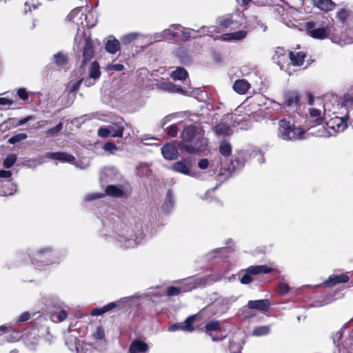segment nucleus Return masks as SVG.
Here are the masks:
<instances>
[{"mask_svg":"<svg viewBox=\"0 0 353 353\" xmlns=\"http://www.w3.org/2000/svg\"><path fill=\"white\" fill-rule=\"evenodd\" d=\"M101 234L107 242L123 249L137 247L143 239V232L139 225H128L118 216L107 219Z\"/></svg>","mask_w":353,"mask_h":353,"instance_id":"1","label":"nucleus"},{"mask_svg":"<svg viewBox=\"0 0 353 353\" xmlns=\"http://www.w3.org/2000/svg\"><path fill=\"white\" fill-rule=\"evenodd\" d=\"M181 138L178 147L181 151L189 154L203 151L208 145V141L205 137V131L199 125L185 126L181 132Z\"/></svg>","mask_w":353,"mask_h":353,"instance_id":"2","label":"nucleus"},{"mask_svg":"<svg viewBox=\"0 0 353 353\" xmlns=\"http://www.w3.org/2000/svg\"><path fill=\"white\" fill-rule=\"evenodd\" d=\"M305 131L294 123L291 124L290 120L283 118L279 121L277 137L284 141H293L301 139Z\"/></svg>","mask_w":353,"mask_h":353,"instance_id":"3","label":"nucleus"},{"mask_svg":"<svg viewBox=\"0 0 353 353\" xmlns=\"http://www.w3.org/2000/svg\"><path fill=\"white\" fill-rule=\"evenodd\" d=\"M101 72L99 63L97 61H93L89 66V77L86 79H81L77 82L74 83L70 88L72 92L77 91L79 88V85L83 83L86 87H90L93 85L96 80L100 77Z\"/></svg>","mask_w":353,"mask_h":353,"instance_id":"4","label":"nucleus"},{"mask_svg":"<svg viewBox=\"0 0 353 353\" xmlns=\"http://www.w3.org/2000/svg\"><path fill=\"white\" fill-rule=\"evenodd\" d=\"M250 158V154L246 150H239L232 157L227 170L230 174L240 172L245 166V162Z\"/></svg>","mask_w":353,"mask_h":353,"instance_id":"5","label":"nucleus"},{"mask_svg":"<svg viewBox=\"0 0 353 353\" xmlns=\"http://www.w3.org/2000/svg\"><path fill=\"white\" fill-rule=\"evenodd\" d=\"M37 255L41 259L45 260L48 264L59 263L64 256L61 250L51 247H45L38 250Z\"/></svg>","mask_w":353,"mask_h":353,"instance_id":"6","label":"nucleus"},{"mask_svg":"<svg viewBox=\"0 0 353 353\" xmlns=\"http://www.w3.org/2000/svg\"><path fill=\"white\" fill-rule=\"evenodd\" d=\"M272 268L265 265H252L245 269V274L240 279L242 284L250 283L253 279V275H256L261 273L268 274L272 272Z\"/></svg>","mask_w":353,"mask_h":353,"instance_id":"7","label":"nucleus"},{"mask_svg":"<svg viewBox=\"0 0 353 353\" xmlns=\"http://www.w3.org/2000/svg\"><path fill=\"white\" fill-rule=\"evenodd\" d=\"M299 94L296 91H287L283 94V105L300 114L301 103Z\"/></svg>","mask_w":353,"mask_h":353,"instance_id":"8","label":"nucleus"},{"mask_svg":"<svg viewBox=\"0 0 353 353\" xmlns=\"http://www.w3.org/2000/svg\"><path fill=\"white\" fill-rule=\"evenodd\" d=\"M192 166V160L188 158H183L181 161L174 163L172 168V170L176 172L190 176L197 177L199 174L195 172L191 171Z\"/></svg>","mask_w":353,"mask_h":353,"instance_id":"9","label":"nucleus"},{"mask_svg":"<svg viewBox=\"0 0 353 353\" xmlns=\"http://www.w3.org/2000/svg\"><path fill=\"white\" fill-rule=\"evenodd\" d=\"M94 42L90 38H85L84 40V46L83 50V61L81 66L84 65L87 61L91 60L94 54Z\"/></svg>","mask_w":353,"mask_h":353,"instance_id":"10","label":"nucleus"},{"mask_svg":"<svg viewBox=\"0 0 353 353\" xmlns=\"http://www.w3.org/2000/svg\"><path fill=\"white\" fill-rule=\"evenodd\" d=\"M183 283L184 285L181 287L170 286L168 288L166 295L170 297L177 296L181 293L190 291L195 287V285L192 283L185 281Z\"/></svg>","mask_w":353,"mask_h":353,"instance_id":"11","label":"nucleus"},{"mask_svg":"<svg viewBox=\"0 0 353 353\" xmlns=\"http://www.w3.org/2000/svg\"><path fill=\"white\" fill-rule=\"evenodd\" d=\"M46 157L50 159L58 160L62 163H74L75 160L73 155L63 152H48Z\"/></svg>","mask_w":353,"mask_h":353,"instance_id":"12","label":"nucleus"},{"mask_svg":"<svg viewBox=\"0 0 353 353\" xmlns=\"http://www.w3.org/2000/svg\"><path fill=\"white\" fill-rule=\"evenodd\" d=\"M307 33L314 39H323L326 37V31L324 28H315L313 22H307L305 26Z\"/></svg>","mask_w":353,"mask_h":353,"instance_id":"13","label":"nucleus"},{"mask_svg":"<svg viewBox=\"0 0 353 353\" xmlns=\"http://www.w3.org/2000/svg\"><path fill=\"white\" fill-rule=\"evenodd\" d=\"M327 125L336 132H343L347 127V122L345 117H335L329 121Z\"/></svg>","mask_w":353,"mask_h":353,"instance_id":"14","label":"nucleus"},{"mask_svg":"<svg viewBox=\"0 0 353 353\" xmlns=\"http://www.w3.org/2000/svg\"><path fill=\"white\" fill-rule=\"evenodd\" d=\"M161 154L167 160H174L178 157V149L176 146L172 143H166L161 148Z\"/></svg>","mask_w":353,"mask_h":353,"instance_id":"15","label":"nucleus"},{"mask_svg":"<svg viewBox=\"0 0 353 353\" xmlns=\"http://www.w3.org/2000/svg\"><path fill=\"white\" fill-rule=\"evenodd\" d=\"M157 88H159L163 91H165V92H171V93H183L184 92L183 88L181 86L176 85L170 81H161L157 84Z\"/></svg>","mask_w":353,"mask_h":353,"instance_id":"16","label":"nucleus"},{"mask_svg":"<svg viewBox=\"0 0 353 353\" xmlns=\"http://www.w3.org/2000/svg\"><path fill=\"white\" fill-rule=\"evenodd\" d=\"M250 309H256L262 312H266L270 309V303L268 299L249 301L247 305Z\"/></svg>","mask_w":353,"mask_h":353,"instance_id":"17","label":"nucleus"},{"mask_svg":"<svg viewBox=\"0 0 353 353\" xmlns=\"http://www.w3.org/2000/svg\"><path fill=\"white\" fill-rule=\"evenodd\" d=\"M204 330L212 338L213 341H218L220 340L219 337L214 336L212 334V332L214 331H221L220 321L213 320L207 323L204 327Z\"/></svg>","mask_w":353,"mask_h":353,"instance_id":"18","label":"nucleus"},{"mask_svg":"<svg viewBox=\"0 0 353 353\" xmlns=\"http://www.w3.org/2000/svg\"><path fill=\"white\" fill-rule=\"evenodd\" d=\"M148 350V345L139 339L134 340L129 347L130 353H145Z\"/></svg>","mask_w":353,"mask_h":353,"instance_id":"19","label":"nucleus"},{"mask_svg":"<svg viewBox=\"0 0 353 353\" xmlns=\"http://www.w3.org/2000/svg\"><path fill=\"white\" fill-rule=\"evenodd\" d=\"M232 88L236 93L244 94L250 88V84L245 79H237L233 83Z\"/></svg>","mask_w":353,"mask_h":353,"instance_id":"20","label":"nucleus"},{"mask_svg":"<svg viewBox=\"0 0 353 353\" xmlns=\"http://www.w3.org/2000/svg\"><path fill=\"white\" fill-rule=\"evenodd\" d=\"M174 207V194L171 190H168L163 203L162 205L163 211L168 214L170 213Z\"/></svg>","mask_w":353,"mask_h":353,"instance_id":"21","label":"nucleus"},{"mask_svg":"<svg viewBox=\"0 0 353 353\" xmlns=\"http://www.w3.org/2000/svg\"><path fill=\"white\" fill-rule=\"evenodd\" d=\"M105 50L110 54H115L120 50V42L114 37L110 36L105 42Z\"/></svg>","mask_w":353,"mask_h":353,"instance_id":"22","label":"nucleus"},{"mask_svg":"<svg viewBox=\"0 0 353 353\" xmlns=\"http://www.w3.org/2000/svg\"><path fill=\"white\" fill-rule=\"evenodd\" d=\"M314 5L319 9L329 12L336 7V3L332 0H313Z\"/></svg>","mask_w":353,"mask_h":353,"instance_id":"23","label":"nucleus"},{"mask_svg":"<svg viewBox=\"0 0 353 353\" xmlns=\"http://www.w3.org/2000/svg\"><path fill=\"white\" fill-rule=\"evenodd\" d=\"M289 58L293 65L301 66L305 61V54L303 52H290Z\"/></svg>","mask_w":353,"mask_h":353,"instance_id":"24","label":"nucleus"},{"mask_svg":"<svg viewBox=\"0 0 353 353\" xmlns=\"http://www.w3.org/2000/svg\"><path fill=\"white\" fill-rule=\"evenodd\" d=\"M350 278L347 274L330 276L327 281L324 283L325 286L334 285L336 283H346Z\"/></svg>","mask_w":353,"mask_h":353,"instance_id":"25","label":"nucleus"},{"mask_svg":"<svg viewBox=\"0 0 353 353\" xmlns=\"http://www.w3.org/2000/svg\"><path fill=\"white\" fill-rule=\"evenodd\" d=\"M105 194L113 197H121L124 194L122 186L109 185L105 188Z\"/></svg>","mask_w":353,"mask_h":353,"instance_id":"26","label":"nucleus"},{"mask_svg":"<svg viewBox=\"0 0 353 353\" xmlns=\"http://www.w3.org/2000/svg\"><path fill=\"white\" fill-rule=\"evenodd\" d=\"M213 130L216 135L228 136L232 134L231 128L225 123H221L215 125Z\"/></svg>","mask_w":353,"mask_h":353,"instance_id":"27","label":"nucleus"},{"mask_svg":"<svg viewBox=\"0 0 353 353\" xmlns=\"http://www.w3.org/2000/svg\"><path fill=\"white\" fill-rule=\"evenodd\" d=\"M352 12L347 8L339 9L336 14V19L343 24L347 23L350 19Z\"/></svg>","mask_w":353,"mask_h":353,"instance_id":"28","label":"nucleus"},{"mask_svg":"<svg viewBox=\"0 0 353 353\" xmlns=\"http://www.w3.org/2000/svg\"><path fill=\"white\" fill-rule=\"evenodd\" d=\"M134 297H135V296H126V297L122 298L121 300H119L118 301L109 303L108 304L102 307L103 313L105 314L106 312H108L112 310L113 309L119 306V305L121 303H126L127 301H128L130 300H132V299H134Z\"/></svg>","mask_w":353,"mask_h":353,"instance_id":"29","label":"nucleus"},{"mask_svg":"<svg viewBox=\"0 0 353 353\" xmlns=\"http://www.w3.org/2000/svg\"><path fill=\"white\" fill-rule=\"evenodd\" d=\"M110 134L112 137H121L123 134L124 127L117 123H113L108 126Z\"/></svg>","mask_w":353,"mask_h":353,"instance_id":"30","label":"nucleus"},{"mask_svg":"<svg viewBox=\"0 0 353 353\" xmlns=\"http://www.w3.org/2000/svg\"><path fill=\"white\" fill-rule=\"evenodd\" d=\"M339 104L332 103L331 101H326L323 104V117H330L332 114L336 112Z\"/></svg>","mask_w":353,"mask_h":353,"instance_id":"31","label":"nucleus"},{"mask_svg":"<svg viewBox=\"0 0 353 353\" xmlns=\"http://www.w3.org/2000/svg\"><path fill=\"white\" fill-rule=\"evenodd\" d=\"M310 117L313 119V121L319 124L323 119L321 110L317 108L309 109Z\"/></svg>","mask_w":353,"mask_h":353,"instance_id":"32","label":"nucleus"},{"mask_svg":"<svg viewBox=\"0 0 353 353\" xmlns=\"http://www.w3.org/2000/svg\"><path fill=\"white\" fill-rule=\"evenodd\" d=\"M270 332V325H261L254 328L252 335L255 336H262L268 335Z\"/></svg>","mask_w":353,"mask_h":353,"instance_id":"33","label":"nucleus"},{"mask_svg":"<svg viewBox=\"0 0 353 353\" xmlns=\"http://www.w3.org/2000/svg\"><path fill=\"white\" fill-rule=\"evenodd\" d=\"M138 37H141V33L139 32H130L126 34L121 37V41L124 45L130 44L131 42L134 41Z\"/></svg>","mask_w":353,"mask_h":353,"instance_id":"34","label":"nucleus"},{"mask_svg":"<svg viewBox=\"0 0 353 353\" xmlns=\"http://www.w3.org/2000/svg\"><path fill=\"white\" fill-rule=\"evenodd\" d=\"M187 77L188 72L183 68H177L171 74V77L174 80H183Z\"/></svg>","mask_w":353,"mask_h":353,"instance_id":"35","label":"nucleus"},{"mask_svg":"<svg viewBox=\"0 0 353 353\" xmlns=\"http://www.w3.org/2000/svg\"><path fill=\"white\" fill-rule=\"evenodd\" d=\"M219 150V152L222 155L228 157L231 154L232 146L229 142H228L226 140H223L221 142Z\"/></svg>","mask_w":353,"mask_h":353,"instance_id":"36","label":"nucleus"},{"mask_svg":"<svg viewBox=\"0 0 353 353\" xmlns=\"http://www.w3.org/2000/svg\"><path fill=\"white\" fill-rule=\"evenodd\" d=\"M197 316L198 314L190 316L188 317L183 324V330L190 332L194 331V328L192 324Z\"/></svg>","mask_w":353,"mask_h":353,"instance_id":"37","label":"nucleus"},{"mask_svg":"<svg viewBox=\"0 0 353 353\" xmlns=\"http://www.w3.org/2000/svg\"><path fill=\"white\" fill-rule=\"evenodd\" d=\"M53 58L56 64L59 66H63L68 62V57L62 52H58L54 54Z\"/></svg>","mask_w":353,"mask_h":353,"instance_id":"38","label":"nucleus"},{"mask_svg":"<svg viewBox=\"0 0 353 353\" xmlns=\"http://www.w3.org/2000/svg\"><path fill=\"white\" fill-rule=\"evenodd\" d=\"M46 305L50 307H53L59 310L64 307V303L57 297L50 298L47 301Z\"/></svg>","mask_w":353,"mask_h":353,"instance_id":"39","label":"nucleus"},{"mask_svg":"<svg viewBox=\"0 0 353 353\" xmlns=\"http://www.w3.org/2000/svg\"><path fill=\"white\" fill-rule=\"evenodd\" d=\"M17 159V156L14 154L8 155L3 162V165L6 168H10L15 163Z\"/></svg>","mask_w":353,"mask_h":353,"instance_id":"40","label":"nucleus"},{"mask_svg":"<svg viewBox=\"0 0 353 353\" xmlns=\"http://www.w3.org/2000/svg\"><path fill=\"white\" fill-rule=\"evenodd\" d=\"M182 26L180 24H172L170 26V28L165 29L163 31L164 34L171 35L173 38H175L177 36V33L175 32L176 30H181Z\"/></svg>","mask_w":353,"mask_h":353,"instance_id":"41","label":"nucleus"},{"mask_svg":"<svg viewBox=\"0 0 353 353\" xmlns=\"http://www.w3.org/2000/svg\"><path fill=\"white\" fill-rule=\"evenodd\" d=\"M28 137L27 134L26 133H19L14 134L8 140V142L10 144H16L19 143L21 141L26 139Z\"/></svg>","mask_w":353,"mask_h":353,"instance_id":"42","label":"nucleus"},{"mask_svg":"<svg viewBox=\"0 0 353 353\" xmlns=\"http://www.w3.org/2000/svg\"><path fill=\"white\" fill-rule=\"evenodd\" d=\"M63 123H59L55 127L50 128L46 131V136L48 137H56L58 133L63 129Z\"/></svg>","mask_w":353,"mask_h":353,"instance_id":"43","label":"nucleus"},{"mask_svg":"<svg viewBox=\"0 0 353 353\" xmlns=\"http://www.w3.org/2000/svg\"><path fill=\"white\" fill-rule=\"evenodd\" d=\"M60 310L59 312H54L52 313V316L53 317H55L58 321L62 322L65 321L68 317V312L65 310L62 307L61 309H59Z\"/></svg>","mask_w":353,"mask_h":353,"instance_id":"44","label":"nucleus"},{"mask_svg":"<svg viewBox=\"0 0 353 353\" xmlns=\"http://www.w3.org/2000/svg\"><path fill=\"white\" fill-rule=\"evenodd\" d=\"M247 32L245 30H239L234 32H231L232 41H240L245 38Z\"/></svg>","mask_w":353,"mask_h":353,"instance_id":"45","label":"nucleus"},{"mask_svg":"<svg viewBox=\"0 0 353 353\" xmlns=\"http://www.w3.org/2000/svg\"><path fill=\"white\" fill-rule=\"evenodd\" d=\"M139 139L143 144L148 145H153V142L156 140L154 137H152L149 134H143L140 137Z\"/></svg>","mask_w":353,"mask_h":353,"instance_id":"46","label":"nucleus"},{"mask_svg":"<svg viewBox=\"0 0 353 353\" xmlns=\"http://www.w3.org/2000/svg\"><path fill=\"white\" fill-rule=\"evenodd\" d=\"M11 185H12V187L10 188H9L8 190H5L4 187L2 186V188H0V196H6L8 195L14 194L16 192L17 189L13 184H12Z\"/></svg>","mask_w":353,"mask_h":353,"instance_id":"47","label":"nucleus"},{"mask_svg":"<svg viewBox=\"0 0 353 353\" xmlns=\"http://www.w3.org/2000/svg\"><path fill=\"white\" fill-rule=\"evenodd\" d=\"M218 23L221 27L228 28L233 23V21L230 17H222L218 19Z\"/></svg>","mask_w":353,"mask_h":353,"instance_id":"48","label":"nucleus"},{"mask_svg":"<svg viewBox=\"0 0 353 353\" xmlns=\"http://www.w3.org/2000/svg\"><path fill=\"white\" fill-rule=\"evenodd\" d=\"M165 131L171 137H176L178 133V128L176 124H172L165 129Z\"/></svg>","mask_w":353,"mask_h":353,"instance_id":"49","label":"nucleus"},{"mask_svg":"<svg viewBox=\"0 0 353 353\" xmlns=\"http://www.w3.org/2000/svg\"><path fill=\"white\" fill-rule=\"evenodd\" d=\"M198 166L201 170H206L209 167L212 168V164L210 165L208 159H201L198 162Z\"/></svg>","mask_w":353,"mask_h":353,"instance_id":"50","label":"nucleus"},{"mask_svg":"<svg viewBox=\"0 0 353 353\" xmlns=\"http://www.w3.org/2000/svg\"><path fill=\"white\" fill-rule=\"evenodd\" d=\"M17 95L21 100L23 101H26L29 97L28 92L24 88L18 89Z\"/></svg>","mask_w":353,"mask_h":353,"instance_id":"51","label":"nucleus"},{"mask_svg":"<svg viewBox=\"0 0 353 353\" xmlns=\"http://www.w3.org/2000/svg\"><path fill=\"white\" fill-rule=\"evenodd\" d=\"M81 9L75 8L71 11V12L68 15V18L70 21H72L74 23H79V21L75 19L76 17L80 14Z\"/></svg>","mask_w":353,"mask_h":353,"instance_id":"52","label":"nucleus"},{"mask_svg":"<svg viewBox=\"0 0 353 353\" xmlns=\"http://www.w3.org/2000/svg\"><path fill=\"white\" fill-rule=\"evenodd\" d=\"M104 196L103 193H92L87 194L85 196V200L87 201H90L94 199H100Z\"/></svg>","mask_w":353,"mask_h":353,"instance_id":"53","label":"nucleus"},{"mask_svg":"<svg viewBox=\"0 0 353 353\" xmlns=\"http://www.w3.org/2000/svg\"><path fill=\"white\" fill-rule=\"evenodd\" d=\"M278 290L280 294H285L288 292L290 288L285 283H280L278 286Z\"/></svg>","mask_w":353,"mask_h":353,"instance_id":"54","label":"nucleus"},{"mask_svg":"<svg viewBox=\"0 0 353 353\" xmlns=\"http://www.w3.org/2000/svg\"><path fill=\"white\" fill-rule=\"evenodd\" d=\"M98 135L103 138H106L110 136L108 126L100 128L98 130Z\"/></svg>","mask_w":353,"mask_h":353,"instance_id":"55","label":"nucleus"},{"mask_svg":"<svg viewBox=\"0 0 353 353\" xmlns=\"http://www.w3.org/2000/svg\"><path fill=\"white\" fill-rule=\"evenodd\" d=\"M245 19H246V23L248 24V26H252L254 23H256V25L260 24V20L258 19V17L256 15H251V16H249L248 19L247 18H245Z\"/></svg>","mask_w":353,"mask_h":353,"instance_id":"56","label":"nucleus"},{"mask_svg":"<svg viewBox=\"0 0 353 353\" xmlns=\"http://www.w3.org/2000/svg\"><path fill=\"white\" fill-rule=\"evenodd\" d=\"M348 326V323H345L343 325V327H341V330L339 331L334 336V343L337 342V343H339V341H341V339H342V336H343V330L346 329Z\"/></svg>","mask_w":353,"mask_h":353,"instance_id":"57","label":"nucleus"},{"mask_svg":"<svg viewBox=\"0 0 353 353\" xmlns=\"http://www.w3.org/2000/svg\"><path fill=\"white\" fill-rule=\"evenodd\" d=\"M345 119L353 128V108L347 112L345 115Z\"/></svg>","mask_w":353,"mask_h":353,"instance_id":"58","label":"nucleus"},{"mask_svg":"<svg viewBox=\"0 0 353 353\" xmlns=\"http://www.w3.org/2000/svg\"><path fill=\"white\" fill-rule=\"evenodd\" d=\"M164 36L165 34L163 33V31H162L160 32H156L151 34V38H153L155 42H158L162 41L164 38Z\"/></svg>","mask_w":353,"mask_h":353,"instance_id":"59","label":"nucleus"},{"mask_svg":"<svg viewBox=\"0 0 353 353\" xmlns=\"http://www.w3.org/2000/svg\"><path fill=\"white\" fill-rule=\"evenodd\" d=\"M103 149L105 151L112 152L117 150V146L113 143L108 142L104 145Z\"/></svg>","mask_w":353,"mask_h":353,"instance_id":"60","label":"nucleus"},{"mask_svg":"<svg viewBox=\"0 0 353 353\" xmlns=\"http://www.w3.org/2000/svg\"><path fill=\"white\" fill-rule=\"evenodd\" d=\"M141 37L142 38V39L143 41H145L146 45L149 46V45H151V44L155 43L153 38H151V34H141Z\"/></svg>","mask_w":353,"mask_h":353,"instance_id":"61","label":"nucleus"},{"mask_svg":"<svg viewBox=\"0 0 353 353\" xmlns=\"http://www.w3.org/2000/svg\"><path fill=\"white\" fill-rule=\"evenodd\" d=\"M30 318V314L28 312H23L19 317L17 321L18 322H25L29 320Z\"/></svg>","mask_w":353,"mask_h":353,"instance_id":"62","label":"nucleus"},{"mask_svg":"<svg viewBox=\"0 0 353 353\" xmlns=\"http://www.w3.org/2000/svg\"><path fill=\"white\" fill-rule=\"evenodd\" d=\"M108 68L110 70L121 71L123 70V65L120 63H115L108 65Z\"/></svg>","mask_w":353,"mask_h":353,"instance_id":"63","label":"nucleus"},{"mask_svg":"<svg viewBox=\"0 0 353 353\" xmlns=\"http://www.w3.org/2000/svg\"><path fill=\"white\" fill-rule=\"evenodd\" d=\"M103 314L104 313H103L102 307L94 308L92 310V311L90 312V314L93 316H101V315H103Z\"/></svg>","mask_w":353,"mask_h":353,"instance_id":"64","label":"nucleus"}]
</instances>
